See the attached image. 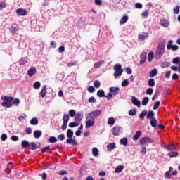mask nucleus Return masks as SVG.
I'll return each mask as SVG.
<instances>
[{"mask_svg":"<svg viewBox=\"0 0 180 180\" xmlns=\"http://www.w3.org/2000/svg\"><path fill=\"white\" fill-rule=\"evenodd\" d=\"M2 101H4L1 103V106L4 108H12L13 106V97H9L7 96H1Z\"/></svg>","mask_w":180,"mask_h":180,"instance_id":"nucleus-1","label":"nucleus"},{"mask_svg":"<svg viewBox=\"0 0 180 180\" xmlns=\"http://www.w3.org/2000/svg\"><path fill=\"white\" fill-rule=\"evenodd\" d=\"M120 89L119 87H110V92L107 95V99H110V98H113V96H116V95H119V92Z\"/></svg>","mask_w":180,"mask_h":180,"instance_id":"nucleus-2","label":"nucleus"},{"mask_svg":"<svg viewBox=\"0 0 180 180\" xmlns=\"http://www.w3.org/2000/svg\"><path fill=\"white\" fill-rule=\"evenodd\" d=\"M114 77H121L123 74V68H122V65L117 63L114 65Z\"/></svg>","mask_w":180,"mask_h":180,"instance_id":"nucleus-3","label":"nucleus"},{"mask_svg":"<svg viewBox=\"0 0 180 180\" xmlns=\"http://www.w3.org/2000/svg\"><path fill=\"white\" fill-rule=\"evenodd\" d=\"M164 49H165V46L164 45V44H159L156 49L157 58H161V57H162L165 53Z\"/></svg>","mask_w":180,"mask_h":180,"instance_id":"nucleus-4","label":"nucleus"},{"mask_svg":"<svg viewBox=\"0 0 180 180\" xmlns=\"http://www.w3.org/2000/svg\"><path fill=\"white\" fill-rule=\"evenodd\" d=\"M111 133L112 136H120L123 133V128L122 127L115 126L112 129Z\"/></svg>","mask_w":180,"mask_h":180,"instance_id":"nucleus-5","label":"nucleus"},{"mask_svg":"<svg viewBox=\"0 0 180 180\" xmlns=\"http://www.w3.org/2000/svg\"><path fill=\"white\" fill-rule=\"evenodd\" d=\"M140 146H147L148 144L154 143V139L149 137H143L139 141Z\"/></svg>","mask_w":180,"mask_h":180,"instance_id":"nucleus-6","label":"nucleus"},{"mask_svg":"<svg viewBox=\"0 0 180 180\" xmlns=\"http://www.w3.org/2000/svg\"><path fill=\"white\" fill-rule=\"evenodd\" d=\"M101 115H102V110H96L89 112L87 116H89L90 119L95 120V119H96V117H99Z\"/></svg>","mask_w":180,"mask_h":180,"instance_id":"nucleus-7","label":"nucleus"},{"mask_svg":"<svg viewBox=\"0 0 180 180\" xmlns=\"http://www.w3.org/2000/svg\"><path fill=\"white\" fill-rule=\"evenodd\" d=\"M86 129H89V127H92V126L95 124V120L89 118L88 115L86 117Z\"/></svg>","mask_w":180,"mask_h":180,"instance_id":"nucleus-8","label":"nucleus"},{"mask_svg":"<svg viewBox=\"0 0 180 180\" xmlns=\"http://www.w3.org/2000/svg\"><path fill=\"white\" fill-rule=\"evenodd\" d=\"M167 49L168 50H172V51H176L178 50L179 47L177 45H172V40H169L168 41V44L167 45Z\"/></svg>","mask_w":180,"mask_h":180,"instance_id":"nucleus-9","label":"nucleus"},{"mask_svg":"<svg viewBox=\"0 0 180 180\" xmlns=\"http://www.w3.org/2000/svg\"><path fill=\"white\" fill-rule=\"evenodd\" d=\"M41 146V145L40 144V143H36L34 142H31L30 144V149L34 150H37V148H40Z\"/></svg>","mask_w":180,"mask_h":180,"instance_id":"nucleus-10","label":"nucleus"},{"mask_svg":"<svg viewBox=\"0 0 180 180\" xmlns=\"http://www.w3.org/2000/svg\"><path fill=\"white\" fill-rule=\"evenodd\" d=\"M16 13L18 16H25L27 13V11L25 8H19L16 10Z\"/></svg>","mask_w":180,"mask_h":180,"instance_id":"nucleus-11","label":"nucleus"},{"mask_svg":"<svg viewBox=\"0 0 180 180\" xmlns=\"http://www.w3.org/2000/svg\"><path fill=\"white\" fill-rule=\"evenodd\" d=\"M131 102H132L133 105H134L135 106H137L138 108H140V106L141 105V103L140 102V101L134 96L131 97Z\"/></svg>","mask_w":180,"mask_h":180,"instance_id":"nucleus-12","label":"nucleus"},{"mask_svg":"<svg viewBox=\"0 0 180 180\" xmlns=\"http://www.w3.org/2000/svg\"><path fill=\"white\" fill-rule=\"evenodd\" d=\"M66 143L68 144H71L72 146H77L78 144V142L74 138H68L66 140Z\"/></svg>","mask_w":180,"mask_h":180,"instance_id":"nucleus-13","label":"nucleus"},{"mask_svg":"<svg viewBox=\"0 0 180 180\" xmlns=\"http://www.w3.org/2000/svg\"><path fill=\"white\" fill-rule=\"evenodd\" d=\"M140 64H144L146 63V60H147V53L143 52L141 54L140 57Z\"/></svg>","mask_w":180,"mask_h":180,"instance_id":"nucleus-14","label":"nucleus"},{"mask_svg":"<svg viewBox=\"0 0 180 180\" xmlns=\"http://www.w3.org/2000/svg\"><path fill=\"white\" fill-rule=\"evenodd\" d=\"M46 94H47V86L44 85L41 91L39 92V95H41V98H45Z\"/></svg>","mask_w":180,"mask_h":180,"instance_id":"nucleus-15","label":"nucleus"},{"mask_svg":"<svg viewBox=\"0 0 180 180\" xmlns=\"http://www.w3.org/2000/svg\"><path fill=\"white\" fill-rule=\"evenodd\" d=\"M36 74V68L32 67L28 71H27V75L30 77H32Z\"/></svg>","mask_w":180,"mask_h":180,"instance_id":"nucleus-16","label":"nucleus"},{"mask_svg":"<svg viewBox=\"0 0 180 180\" xmlns=\"http://www.w3.org/2000/svg\"><path fill=\"white\" fill-rule=\"evenodd\" d=\"M84 119V116L81 114V112H77L75 115V120L76 122H81Z\"/></svg>","mask_w":180,"mask_h":180,"instance_id":"nucleus-17","label":"nucleus"},{"mask_svg":"<svg viewBox=\"0 0 180 180\" xmlns=\"http://www.w3.org/2000/svg\"><path fill=\"white\" fill-rule=\"evenodd\" d=\"M9 30L11 33H16L18 32V25L13 24L10 28Z\"/></svg>","mask_w":180,"mask_h":180,"instance_id":"nucleus-18","label":"nucleus"},{"mask_svg":"<svg viewBox=\"0 0 180 180\" xmlns=\"http://www.w3.org/2000/svg\"><path fill=\"white\" fill-rule=\"evenodd\" d=\"M160 25L163 26V27H167V26L169 25V22L166 19H162L160 20Z\"/></svg>","mask_w":180,"mask_h":180,"instance_id":"nucleus-19","label":"nucleus"},{"mask_svg":"<svg viewBox=\"0 0 180 180\" xmlns=\"http://www.w3.org/2000/svg\"><path fill=\"white\" fill-rule=\"evenodd\" d=\"M138 37L140 40H144V39H147V37H148V34L146 33V32H142L141 34H140L139 35Z\"/></svg>","mask_w":180,"mask_h":180,"instance_id":"nucleus-20","label":"nucleus"},{"mask_svg":"<svg viewBox=\"0 0 180 180\" xmlns=\"http://www.w3.org/2000/svg\"><path fill=\"white\" fill-rule=\"evenodd\" d=\"M146 117L147 119H154V111L149 110L148 113H146Z\"/></svg>","mask_w":180,"mask_h":180,"instance_id":"nucleus-21","label":"nucleus"},{"mask_svg":"<svg viewBox=\"0 0 180 180\" xmlns=\"http://www.w3.org/2000/svg\"><path fill=\"white\" fill-rule=\"evenodd\" d=\"M21 146H22V148H27V147H30V144L26 140L22 141Z\"/></svg>","mask_w":180,"mask_h":180,"instance_id":"nucleus-22","label":"nucleus"},{"mask_svg":"<svg viewBox=\"0 0 180 180\" xmlns=\"http://www.w3.org/2000/svg\"><path fill=\"white\" fill-rule=\"evenodd\" d=\"M116 147V143H110L107 146V148L108 151H110L111 150H113Z\"/></svg>","mask_w":180,"mask_h":180,"instance_id":"nucleus-23","label":"nucleus"},{"mask_svg":"<svg viewBox=\"0 0 180 180\" xmlns=\"http://www.w3.org/2000/svg\"><path fill=\"white\" fill-rule=\"evenodd\" d=\"M27 63V57L21 58L19 60L20 65H25Z\"/></svg>","mask_w":180,"mask_h":180,"instance_id":"nucleus-24","label":"nucleus"},{"mask_svg":"<svg viewBox=\"0 0 180 180\" xmlns=\"http://www.w3.org/2000/svg\"><path fill=\"white\" fill-rule=\"evenodd\" d=\"M128 20H129V17H127V15H124L120 19V24L124 25V23H126V22H127Z\"/></svg>","mask_w":180,"mask_h":180,"instance_id":"nucleus-25","label":"nucleus"},{"mask_svg":"<svg viewBox=\"0 0 180 180\" xmlns=\"http://www.w3.org/2000/svg\"><path fill=\"white\" fill-rule=\"evenodd\" d=\"M123 169H124V166L119 165L115 168V172H117V174H119V173L122 172L123 171Z\"/></svg>","mask_w":180,"mask_h":180,"instance_id":"nucleus-26","label":"nucleus"},{"mask_svg":"<svg viewBox=\"0 0 180 180\" xmlns=\"http://www.w3.org/2000/svg\"><path fill=\"white\" fill-rule=\"evenodd\" d=\"M30 123L32 126H36V124H39V120L37 117H34L30 121Z\"/></svg>","mask_w":180,"mask_h":180,"instance_id":"nucleus-27","label":"nucleus"},{"mask_svg":"<svg viewBox=\"0 0 180 180\" xmlns=\"http://www.w3.org/2000/svg\"><path fill=\"white\" fill-rule=\"evenodd\" d=\"M148 86H155V81L154 80V79H149V80L148 81Z\"/></svg>","mask_w":180,"mask_h":180,"instance_id":"nucleus-28","label":"nucleus"},{"mask_svg":"<svg viewBox=\"0 0 180 180\" xmlns=\"http://www.w3.org/2000/svg\"><path fill=\"white\" fill-rule=\"evenodd\" d=\"M34 137L35 139H40V137H41V132L40 131H39V130L35 131L34 132Z\"/></svg>","mask_w":180,"mask_h":180,"instance_id":"nucleus-29","label":"nucleus"},{"mask_svg":"<svg viewBox=\"0 0 180 180\" xmlns=\"http://www.w3.org/2000/svg\"><path fill=\"white\" fill-rule=\"evenodd\" d=\"M157 74H158V70L155 68L150 72V77H155Z\"/></svg>","mask_w":180,"mask_h":180,"instance_id":"nucleus-30","label":"nucleus"},{"mask_svg":"<svg viewBox=\"0 0 180 180\" xmlns=\"http://www.w3.org/2000/svg\"><path fill=\"white\" fill-rule=\"evenodd\" d=\"M116 122V120L113 117H109L108 120V124L110 126H113V124Z\"/></svg>","mask_w":180,"mask_h":180,"instance_id":"nucleus-31","label":"nucleus"},{"mask_svg":"<svg viewBox=\"0 0 180 180\" xmlns=\"http://www.w3.org/2000/svg\"><path fill=\"white\" fill-rule=\"evenodd\" d=\"M140 136H141V131H136L135 135L133 136V140L134 141L139 140V139L140 138Z\"/></svg>","mask_w":180,"mask_h":180,"instance_id":"nucleus-32","label":"nucleus"},{"mask_svg":"<svg viewBox=\"0 0 180 180\" xmlns=\"http://www.w3.org/2000/svg\"><path fill=\"white\" fill-rule=\"evenodd\" d=\"M70 120V115L68 114H65L63 117V123H68Z\"/></svg>","mask_w":180,"mask_h":180,"instance_id":"nucleus-33","label":"nucleus"},{"mask_svg":"<svg viewBox=\"0 0 180 180\" xmlns=\"http://www.w3.org/2000/svg\"><path fill=\"white\" fill-rule=\"evenodd\" d=\"M158 121L155 118H152L150 120V125L152 127H157Z\"/></svg>","mask_w":180,"mask_h":180,"instance_id":"nucleus-34","label":"nucleus"},{"mask_svg":"<svg viewBox=\"0 0 180 180\" xmlns=\"http://www.w3.org/2000/svg\"><path fill=\"white\" fill-rule=\"evenodd\" d=\"M74 136V132L72 131V130H71V129H68V131H67V137L68 138V139H71V138H72V136Z\"/></svg>","mask_w":180,"mask_h":180,"instance_id":"nucleus-35","label":"nucleus"},{"mask_svg":"<svg viewBox=\"0 0 180 180\" xmlns=\"http://www.w3.org/2000/svg\"><path fill=\"white\" fill-rule=\"evenodd\" d=\"M103 63H105V60H101V61H100V62H97V63H95L94 64V68H101V65H102V64H103Z\"/></svg>","mask_w":180,"mask_h":180,"instance_id":"nucleus-36","label":"nucleus"},{"mask_svg":"<svg viewBox=\"0 0 180 180\" xmlns=\"http://www.w3.org/2000/svg\"><path fill=\"white\" fill-rule=\"evenodd\" d=\"M167 155H168L169 157H170V158H174V157H178L179 153H178V152H174V151H172V152L169 153Z\"/></svg>","mask_w":180,"mask_h":180,"instance_id":"nucleus-37","label":"nucleus"},{"mask_svg":"<svg viewBox=\"0 0 180 180\" xmlns=\"http://www.w3.org/2000/svg\"><path fill=\"white\" fill-rule=\"evenodd\" d=\"M92 154L94 157H98V154H99V150L96 148H92Z\"/></svg>","mask_w":180,"mask_h":180,"instance_id":"nucleus-38","label":"nucleus"},{"mask_svg":"<svg viewBox=\"0 0 180 180\" xmlns=\"http://www.w3.org/2000/svg\"><path fill=\"white\" fill-rule=\"evenodd\" d=\"M120 143L122 146H127V143H128L127 138L121 139Z\"/></svg>","mask_w":180,"mask_h":180,"instance_id":"nucleus-39","label":"nucleus"},{"mask_svg":"<svg viewBox=\"0 0 180 180\" xmlns=\"http://www.w3.org/2000/svg\"><path fill=\"white\" fill-rule=\"evenodd\" d=\"M153 58H154V54L153 53V52H150L148 54V61L149 63H151V61H153Z\"/></svg>","mask_w":180,"mask_h":180,"instance_id":"nucleus-40","label":"nucleus"},{"mask_svg":"<svg viewBox=\"0 0 180 180\" xmlns=\"http://www.w3.org/2000/svg\"><path fill=\"white\" fill-rule=\"evenodd\" d=\"M147 115V110H143L139 114V117L142 120H144V117Z\"/></svg>","mask_w":180,"mask_h":180,"instance_id":"nucleus-41","label":"nucleus"},{"mask_svg":"<svg viewBox=\"0 0 180 180\" xmlns=\"http://www.w3.org/2000/svg\"><path fill=\"white\" fill-rule=\"evenodd\" d=\"M176 146H175V145L174 144H170L167 146V150L168 151H174V150H176Z\"/></svg>","mask_w":180,"mask_h":180,"instance_id":"nucleus-42","label":"nucleus"},{"mask_svg":"<svg viewBox=\"0 0 180 180\" xmlns=\"http://www.w3.org/2000/svg\"><path fill=\"white\" fill-rule=\"evenodd\" d=\"M97 96L99 98H103V96H105V91L103 90H98L97 92Z\"/></svg>","mask_w":180,"mask_h":180,"instance_id":"nucleus-43","label":"nucleus"},{"mask_svg":"<svg viewBox=\"0 0 180 180\" xmlns=\"http://www.w3.org/2000/svg\"><path fill=\"white\" fill-rule=\"evenodd\" d=\"M136 113H137L136 109H131L129 111V116H135Z\"/></svg>","mask_w":180,"mask_h":180,"instance_id":"nucleus-44","label":"nucleus"},{"mask_svg":"<svg viewBox=\"0 0 180 180\" xmlns=\"http://www.w3.org/2000/svg\"><path fill=\"white\" fill-rule=\"evenodd\" d=\"M49 141V143H57V138L56 136H50Z\"/></svg>","mask_w":180,"mask_h":180,"instance_id":"nucleus-45","label":"nucleus"},{"mask_svg":"<svg viewBox=\"0 0 180 180\" xmlns=\"http://www.w3.org/2000/svg\"><path fill=\"white\" fill-rule=\"evenodd\" d=\"M148 97H144L142 100L143 106H146L148 103Z\"/></svg>","mask_w":180,"mask_h":180,"instance_id":"nucleus-46","label":"nucleus"},{"mask_svg":"<svg viewBox=\"0 0 180 180\" xmlns=\"http://www.w3.org/2000/svg\"><path fill=\"white\" fill-rule=\"evenodd\" d=\"M160 91H156L154 96L152 97V101H155L160 96Z\"/></svg>","mask_w":180,"mask_h":180,"instance_id":"nucleus-47","label":"nucleus"},{"mask_svg":"<svg viewBox=\"0 0 180 180\" xmlns=\"http://www.w3.org/2000/svg\"><path fill=\"white\" fill-rule=\"evenodd\" d=\"M40 86H41L40 82H36L33 84V88L34 89H39V88H40Z\"/></svg>","mask_w":180,"mask_h":180,"instance_id":"nucleus-48","label":"nucleus"},{"mask_svg":"<svg viewBox=\"0 0 180 180\" xmlns=\"http://www.w3.org/2000/svg\"><path fill=\"white\" fill-rule=\"evenodd\" d=\"M6 8V2L5 1H0V11Z\"/></svg>","mask_w":180,"mask_h":180,"instance_id":"nucleus-49","label":"nucleus"},{"mask_svg":"<svg viewBox=\"0 0 180 180\" xmlns=\"http://www.w3.org/2000/svg\"><path fill=\"white\" fill-rule=\"evenodd\" d=\"M94 88H99V86H101V82H99V80L94 81Z\"/></svg>","mask_w":180,"mask_h":180,"instance_id":"nucleus-50","label":"nucleus"},{"mask_svg":"<svg viewBox=\"0 0 180 180\" xmlns=\"http://www.w3.org/2000/svg\"><path fill=\"white\" fill-rule=\"evenodd\" d=\"M180 11V7L179 6H176L174 9H173V12L174 13H175L176 15H178Z\"/></svg>","mask_w":180,"mask_h":180,"instance_id":"nucleus-51","label":"nucleus"},{"mask_svg":"<svg viewBox=\"0 0 180 180\" xmlns=\"http://www.w3.org/2000/svg\"><path fill=\"white\" fill-rule=\"evenodd\" d=\"M159 107H160V101H158L154 104L153 109V110H157V109H158Z\"/></svg>","mask_w":180,"mask_h":180,"instance_id":"nucleus-52","label":"nucleus"},{"mask_svg":"<svg viewBox=\"0 0 180 180\" xmlns=\"http://www.w3.org/2000/svg\"><path fill=\"white\" fill-rule=\"evenodd\" d=\"M141 147V150L140 152L142 153L143 154H146V153H147V149L146 148V146L140 145Z\"/></svg>","mask_w":180,"mask_h":180,"instance_id":"nucleus-53","label":"nucleus"},{"mask_svg":"<svg viewBox=\"0 0 180 180\" xmlns=\"http://www.w3.org/2000/svg\"><path fill=\"white\" fill-rule=\"evenodd\" d=\"M153 92H154V90L152 88L147 89L146 94L147 95H153Z\"/></svg>","mask_w":180,"mask_h":180,"instance_id":"nucleus-54","label":"nucleus"},{"mask_svg":"<svg viewBox=\"0 0 180 180\" xmlns=\"http://www.w3.org/2000/svg\"><path fill=\"white\" fill-rule=\"evenodd\" d=\"M65 51V47L61 46L58 49V52L61 53H64Z\"/></svg>","mask_w":180,"mask_h":180,"instance_id":"nucleus-55","label":"nucleus"},{"mask_svg":"<svg viewBox=\"0 0 180 180\" xmlns=\"http://www.w3.org/2000/svg\"><path fill=\"white\" fill-rule=\"evenodd\" d=\"M77 126H79L78 123L72 122L69 124V127H77Z\"/></svg>","mask_w":180,"mask_h":180,"instance_id":"nucleus-56","label":"nucleus"},{"mask_svg":"<svg viewBox=\"0 0 180 180\" xmlns=\"http://www.w3.org/2000/svg\"><path fill=\"white\" fill-rule=\"evenodd\" d=\"M169 171H167L165 172V178H166V179H169V178H171V176H172V174H169Z\"/></svg>","mask_w":180,"mask_h":180,"instance_id":"nucleus-57","label":"nucleus"},{"mask_svg":"<svg viewBox=\"0 0 180 180\" xmlns=\"http://www.w3.org/2000/svg\"><path fill=\"white\" fill-rule=\"evenodd\" d=\"M141 16H143V18H148V10H146L145 11H143L141 13Z\"/></svg>","mask_w":180,"mask_h":180,"instance_id":"nucleus-58","label":"nucleus"},{"mask_svg":"<svg viewBox=\"0 0 180 180\" xmlns=\"http://www.w3.org/2000/svg\"><path fill=\"white\" fill-rule=\"evenodd\" d=\"M8 139V135L6 134H1V141H5Z\"/></svg>","mask_w":180,"mask_h":180,"instance_id":"nucleus-59","label":"nucleus"},{"mask_svg":"<svg viewBox=\"0 0 180 180\" xmlns=\"http://www.w3.org/2000/svg\"><path fill=\"white\" fill-rule=\"evenodd\" d=\"M58 140H60V141H63V140L65 139V136L64 135V134H61L58 136Z\"/></svg>","mask_w":180,"mask_h":180,"instance_id":"nucleus-60","label":"nucleus"},{"mask_svg":"<svg viewBox=\"0 0 180 180\" xmlns=\"http://www.w3.org/2000/svg\"><path fill=\"white\" fill-rule=\"evenodd\" d=\"M69 115L70 117H74L75 116V110H69Z\"/></svg>","mask_w":180,"mask_h":180,"instance_id":"nucleus-61","label":"nucleus"},{"mask_svg":"<svg viewBox=\"0 0 180 180\" xmlns=\"http://www.w3.org/2000/svg\"><path fill=\"white\" fill-rule=\"evenodd\" d=\"M172 78L173 81H176V79H179V76L176 73H174V74H173Z\"/></svg>","mask_w":180,"mask_h":180,"instance_id":"nucleus-62","label":"nucleus"},{"mask_svg":"<svg viewBox=\"0 0 180 180\" xmlns=\"http://www.w3.org/2000/svg\"><path fill=\"white\" fill-rule=\"evenodd\" d=\"M67 126H68V123L67 122H63L62 126H61V129L62 130H66L67 129Z\"/></svg>","mask_w":180,"mask_h":180,"instance_id":"nucleus-63","label":"nucleus"},{"mask_svg":"<svg viewBox=\"0 0 180 180\" xmlns=\"http://www.w3.org/2000/svg\"><path fill=\"white\" fill-rule=\"evenodd\" d=\"M26 134H32V128L28 127L25 129Z\"/></svg>","mask_w":180,"mask_h":180,"instance_id":"nucleus-64","label":"nucleus"}]
</instances>
